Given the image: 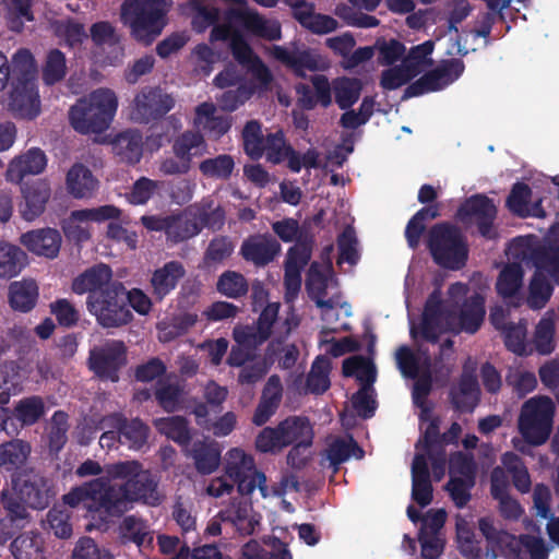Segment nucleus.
<instances>
[{
    "label": "nucleus",
    "instance_id": "obj_16",
    "mask_svg": "<svg viewBox=\"0 0 559 559\" xmlns=\"http://www.w3.org/2000/svg\"><path fill=\"white\" fill-rule=\"evenodd\" d=\"M433 41L427 40L413 47L399 66L385 69L381 74V86L396 90L426 70L432 62Z\"/></svg>",
    "mask_w": 559,
    "mask_h": 559
},
{
    "label": "nucleus",
    "instance_id": "obj_42",
    "mask_svg": "<svg viewBox=\"0 0 559 559\" xmlns=\"http://www.w3.org/2000/svg\"><path fill=\"white\" fill-rule=\"evenodd\" d=\"M185 269L181 263L171 261L157 269L151 278L153 293L158 298H164L169 294L185 275Z\"/></svg>",
    "mask_w": 559,
    "mask_h": 559
},
{
    "label": "nucleus",
    "instance_id": "obj_11",
    "mask_svg": "<svg viewBox=\"0 0 559 559\" xmlns=\"http://www.w3.org/2000/svg\"><path fill=\"white\" fill-rule=\"evenodd\" d=\"M478 528L487 543L497 547L507 559H547L548 550L540 537L523 535L520 538L498 530L493 519L486 516L478 521Z\"/></svg>",
    "mask_w": 559,
    "mask_h": 559
},
{
    "label": "nucleus",
    "instance_id": "obj_9",
    "mask_svg": "<svg viewBox=\"0 0 559 559\" xmlns=\"http://www.w3.org/2000/svg\"><path fill=\"white\" fill-rule=\"evenodd\" d=\"M2 502L11 521L27 516L26 506L44 509L49 502V490L44 479L33 472L17 474L12 478V492H2Z\"/></svg>",
    "mask_w": 559,
    "mask_h": 559
},
{
    "label": "nucleus",
    "instance_id": "obj_7",
    "mask_svg": "<svg viewBox=\"0 0 559 559\" xmlns=\"http://www.w3.org/2000/svg\"><path fill=\"white\" fill-rule=\"evenodd\" d=\"M118 109V96L100 87L82 97L69 112L71 126L80 133H100L109 128Z\"/></svg>",
    "mask_w": 559,
    "mask_h": 559
},
{
    "label": "nucleus",
    "instance_id": "obj_57",
    "mask_svg": "<svg viewBox=\"0 0 559 559\" xmlns=\"http://www.w3.org/2000/svg\"><path fill=\"white\" fill-rule=\"evenodd\" d=\"M343 371L345 376L355 377L362 385L374 382L377 371L373 362L361 356H354L344 360Z\"/></svg>",
    "mask_w": 559,
    "mask_h": 559
},
{
    "label": "nucleus",
    "instance_id": "obj_29",
    "mask_svg": "<svg viewBox=\"0 0 559 559\" xmlns=\"http://www.w3.org/2000/svg\"><path fill=\"white\" fill-rule=\"evenodd\" d=\"M22 197L19 212L25 221L33 222L44 213L50 198V187L46 181H34L22 188Z\"/></svg>",
    "mask_w": 559,
    "mask_h": 559
},
{
    "label": "nucleus",
    "instance_id": "obj_56",
    "mask_svg": "<svg viewBox=\"0 0 559 559\" xmlns=\"http://www.w3.org/2000/svg\"><path fill=\"white\" fill-rule=\"evenodd\" d=\"M62 229L70 240L83 242L92 236V222L84 210L73 211L63 222Z\"/></svg>",
    "mask_w": 559,
    "mask_h": 559
},
{
    "label": "nucleus",
    "instance_id": "obj_47",
    "mask_svg": "<svg viewBox=\"0 0 559 559\" xmlns=\"http://www.w3.org/2000/svg\"><path fill=\"white\" fill-rule=\"evenodd\" d=\"M350 407V411L346 408L345 413L342 415V424L347 428L355 425V418L352 412L365 418L371 417L376 408L372 388L370 385H362L361 389L353 395Z\"/></svg>",
    "mask_w": 559,
    "mask_h": 559
},
{
    "label": "nucleus",
    "instance_id": "obj_27",
    "mask_svg": "<svg viewBox=\"0 0 559 559\" xmlns=\"http://www.w3.org/2000/svg\"><path fill=\"white\" fill-rule=\"evenodd\" d=\"M221 519L242 535L255 533L261 524L260 514L254 512L251 504L245 499L234 500L225 510L221 511Z\"/></svg>",
    "mask_w": 559,
    "mask_h": 559
},
{
    "label": "nucleus",
    "instance_id": "obj_36",
    "mask_svg": "<svg viewBox=\"0 0 559 559\" xmlns=\"http://www.w3.org/2000/svg\"><path fill=\"white\" fill-rule=\"evenodd\" d=\"M68 192L75 199L91 198L98 188V181L83 164H74L66 177Z\"/></svg>",
    "mask_w": 559,
    "mask_h": 559
},
{
    "label": "nucleus",
    "instance_id": "obj_1",
    "mask_svg": "<svg viewBox=\"0 0 559 559\" xmlns=\"http://www.w3.org/2000/svg\"><path fill=\"white\" fill-rule=\"evenodd\" d=\"M105 472L106 476L72 488L62 497L63 503L100 520L126 512L135 501L158 503L156 481L138 462L111 464Z\"/></svg>",
    "mask_w": 559,
    "mask_h": 559
},
{
    "label": "nucleus",
    "instance_id": "obj_19",
    "mask_svg": "<svg viewBox=\"0 0 559 559\" xmlns=\"http://www.w3.org/2000/svg\"><path fill=\"white\" fill-rule=\"evenodd\" d=\"M496 215V204L480 194L467 199L457 211V218L463 225L477 226L480 235L489 239L497 235L493 225Z\"/></svg>",
    "mask_w": 559,
    "mask_h": 559
},
{
    "label": "nucleus",
    "instance_id": "obj_59",
    "mask_svg": "<svg viewBox=\"0 0 559 559\" xmlns=\"http://www.w3.org/2000/svg\"><path fill=\"white\" fill-rule=\"evenodd\" d=\"M534 345L542 355H549L555 349V319L547 312L538 322L534 334Z\"/></svg>",
    "mask_w": 559,
    "mask_h": 559
},
{
    "label": "nucleus",
    "instance_id": "obj_8",
    "mask_svg": "<svg viewBox=\"0 0 559 559\" xmlns=\"http://www.w3.org/2000/svg\"><path fill=\"white\" fill-rule=\"evenodd\" d=\"M556 405L546 395H536L525 401L518 418V430L523 438L512 439L513 447L525 452L524 442L538 447L544 444L552 430Z\"/></svg>",
    "mask_w": 559,
    "mask_h": 559
},
{
    "label": "nucleus",
    "instance_id": "obj_45",
    "mask_svg": "<svg viewBox=\"0 0 559 559\" xmlns=\"http://www.w3.org/2000/svg\"><path fill=\"white\" fill-rule=\"evenodd\" d=\"M112 152L124 163L135 164L142 156V136L134 130L118 134L111 143Z\"/></svg>",
    "mask_w": 559,
    "mask_h": 559
},
{
    "label": "nucleus",
    "instance_id": "obj_63",
    "mask_svg": "<svg viewBox=\"0 0 559 559\" xmlns=\"http://www.w3.org/2000/svg\"><path fill=\"white\" fill-rule=\"evenodd\" d=\"M331 361L328 357L320 356L312 364L307 379V386L312 393H322L330 386L329 372Z\"/></svg>",
    "mask_w": 559,
    "mask_h": 559
},
{
    "label": "nucleus",
    "instance_id": "obj_40",
    "mask_svg": "<svg viewBox=\"0 0 559 559\" xmlns=\"http://www.w3.org/2000/svg\"><path fill=\"white\" fill-rule=\"evenodd\" d=\"M194 124L207 131L214 138H219L230 128L229 119L218 115L215 105L212 103H203L195 108Z\"/></svg>",
    "mask_w": 559,
    "mask_h": 559
},
{
    "label": "nucleus",
    "instance_id": "obj_31",
    "mask_svg": "<svg viewBox=\"0 0 559 559\" xmlns=\"http://www.w3.org/2000/svg\"><path fill=\"white\" fill-rule=\"evenodd\" d=\"M21 243L36 255L53 259L60 250L61 236L52 228L35 229L23 234Z\"/></svg>",
    "mask_w": 559,
    "mask_h": 559
},
{
    "label": "nucleus",
    "instance_id": "obj_6",
    "mask_svg": "<svg viewBox=\"0 0 559 559\" xmlns=\"http://www.w3.org/2000/svg\"><path fill=\"white\" fill-rule=\"evenodd\" d=\"M171 5V0H124L120 20L135 40L150 45L166 26Z\"/></svg>",
    "mask_w": 559,
    "mask_h": 559
},
{
    "label": "nucleus",
    "instance_id": "obj_62",
    "mask_svg": "<svg viewBox=\"0 0 559 559\" xmlns=\"http://www.w3.org/2000/svg\"><path fill=\"white\" fill-rule=\"evenodd\" d=\"M155 395L164 409L173 412L181 403L182 390L173 378L167 377L158 382Z\"/></svg>",
    "mask_w": 559,
    "mask_h": 559
},
{
    "label": "nucleus",
    "instance_id": "obj_12",
    "mask_svg": "<svg viewBox=\"0 0 559 559\" xmlns=\"http://www.w3.org/2000/svg\"><path fill=\"white\" fill-rule=\"evenodd\" d=\"M433 260L441 266L459 270L467 260V246L460 231L450 225L435 226L428 240Z\"/></svg>",
    "mask_w": 559,
    "mask_h": 559
},
{
    "label": "nucleus",
    "instance_id": "obj_15",
    "mask_svg": "<svg viewBox=\"0 0 559 559\" xmlns=\"http://www.w3.org/2000/svg\"><path fill=\"white\" fill-rule=\"evenodd\" d=\"M395 359L399 369L404 377L417 378L413 389V400L420 408V417L425 421L428 418V404L426 396L430 391V365L427 357L415 356L406 346L396 350Z\"/></svg>",
    "mask_w": 559,
    "mask_h": 559
},
{
    "label": "nucleus",
    "instance_id": "obj_53",
    "mask_svg": "<svg viewBox=\"0 0 559 559\" xmlns=\"http://www.w3.org/2000/svg\"><path fill=\"white\" fill-rule=\"evenodd\" d=\"M206 144L201 134L194 132H186L178 136L173 145L174 154L177 158L187 159L191 165L194 157H199L205 153Z\"/></svg>",
    "mask_w": 559,
    "mask_h": 559
},
{
    "label": "nucleus",
    "instance_id": "obj_58",
    "mask_svg": "<svg viewBox=\"0 0 559 559\" xmlns=\"http://www.w3.org/2000/svg\"><path fill=\"white\" fill-rule=\"evenodd\" d=\"M335 102L342 109L354 105L360 95L361 84L357 79L337 78L332 82Z\"/></svg>",
    "mask_w": 559,
    "mask_h": 559
},
{
    "label": "nucleus",
    "instance_id": "obj_50",
    "mask_svg": "<svg viewBox=\"0 0 559 559\" xmlns=\"http://www.w3.org/2000/svg\"><path fill=\"white\" fill-rule=\"evenodd\" d=\"M456 544L460 552L468 559H478L480 557V544L476 539L472 521L457 515L455 518Z\"/></svg>",
    "mask_w": 559,
    "mask_h": 559
},
{
    "label": "nucleus",
    "instance_id": "obj_46",
    "mask_svg": "<svg viewBox=\"0 0 559 559\" xmlns=\"http://www.w3.org/2000/svg\"><path fill=\"white\" fill-rule=\"evenodd\" d=\"M177 218H187L189 223H181L178 225V231H185L191 227V224H197L198 233L203 225H207L212 228H218L222 225L224 213L219 206H213L212 202L206 203L201 210H189Z\"/></svg>",
    "mask_w": 559,
    "mask_h": 559
},
{
    "label": "nucleus",
    "instance_id": "obj_3",
    "mask_svg": "<svg viewBox=\"0 0 559 559\" xmlns=\"http://www.w3.org/2000/svg\"><path fill=\"white\" fill-rule=\"evenodd\" d=\"M468 293L469 288L463 283L452 284L445 299L433 292L420 322H411L413 338L421 336L426 341L436 342L440 335L450 332L475 333L485 318V298L480 293Z\"/></svg>",
    "mask_w": 559,
    "mask_h": 559
},
{
    "label": "nucleus",
    "instance_id": "obj_33",
    "mask_svg": "<svg viewBox=\"0 0 559 559\" xmlns=\"http://www.w3.org/2000/svg\"><path fill=\"white\" fill-rule=\"evenodd\" d=\"M111 284L119 283L111 282L110 269L100 264L78 276L72 284V289L79 295L90 293L88 297L102 296V292H106Z\"/></svg>",
    "mask_w": 559,
    "mask_h": 559
},
{
    "label": "nucleus",
    "instance_id": "obj_37",
    "mask_svg": "<svg viewBox=\"0 0 559 559\" xmlns=\"http://www.w3.org/2000/svg\"><path fill=\"white\" fill-rule=\"evenodd\" d=\"M91 38L96 46L110 49V56L105 60H99L102 63L115 66L121 61L122 47L119 45V36L110 23L102 21L93 24Z\"/></svg>",
    "mask_w": 559,
    "mask_h": 559
},
{
    "label": "nucleus",
    "instance_id": "obj_61",
    "mask_svg": "<svg viewBox=\"0 0 559 559\" xmlns=\"http://www.w3.org/2000/svg\"><path fill=\"white\" fill-rule=\"evenodd\" d=\"M193 414L195 415V419L198 425L204 427L205 429H212L215 436L224 437L229 435L236 424V417L233 413H227L223 417H221L216 423L210 426L209 417V408L206 405L198 404L193 408Z\"/></svg>",
    "mask_w": 559,
    "mask_h": 559
},
{
    "label": "nucleus",
    "instance_id": "obj_20",
    "mask_svg": "<svg viewBox=\"0 0 559 559\" xmlns=\"http://www.w3.org/2000/svg\"><path fill=\"white\" fill-rule=\"evenodd\" d=\"M174 106L173 98L157 87H144L134 97L129 117L136 122H148L168 112Z\"/></svg>",
    "mask_w": 559,
    "mask_h": 559
},
{
    "label": "nucleus",
    "instance_id": "obj_30",
    "mask_svg": "<svg viewBox=\"0 0 559 559\" xmlns=\"http://www.w3.org/2000/svg\"><path fill=\"white\" fill-rule=\"evenodd\" d=\"M311 255V247L302 241L297 242L287 253L285 267L286 296L293 299L301 284L300 271L306 265Z\"/></svg>",
    "mask_w": 559,
    "mask_h": 559
},
{
    "label": "nucleus",
    "instance_id": "obj_28",
    "mask_svg": "<svg viewBox=\"0 0 559 559\" xmlns=\"http://www.w3.org/2000/svg\"><path fill=\"white\" fill-rule=\"evenodd\" d=\"M364 451L357 445L350 436L331 437L321 459L323 468H333L336 472L340 464L352 457L361 459Z\"/></svg>",
    "mask_w": 559,
    "mask_h": 559
},
{
    "label": "nucleus",
    "instance_id": "obj_18",
    "mask_svg": "<svg viewBox=\"0 0 559 559\" xmlns=\"http://www.w3.org/2000/svg\"><path fill=\"white\" fill-rule=\"evenodd\" d=\"M264 154L267 160L274 164L287 162L290 170L298 173L301 168H317L321 166L320 154L313 150H308L305 154L295 152L286 144L283 133L277 131L269 134L264 144Z\"/></svg>",
    "mask_w": 559,
    "mask_h": 559
},
{
    "label": "nucleus",
    "instance_id": "obj_52",
    "mask_svg": "<svg viewBox=\"0 0 559 559\" xmlns=\"http://www.w3.org/2000/svg\"><path fill=\"white\" fill-rule=\"evenodd\" d=\"M27 264V255L19 247L0 242V277L16 276Z\"/></svg>",
    "mask_w": 559,
    "mask_h": 559
},
{
    "label": "nucleus",
    "instance_id": "obj_17",
    "mask_svg": "<svg viewBox=\"0 0 559 559\" xmlns=\"http://www.w3.org/2000/svg\"><path fill=\"white\" fill-rule=\"evenodd\" d=\"M278 304H269L262 311L257 328L237 326L234 330V338L238 344L233 347L228 357L230 366L243 367L250 361L249 356L245 353L246 347H252L262 343L270 334L271 326L277 316Z\"/></svg>",
    "mask_w": 559,
    "mask_h": 559
},
{
    "label": "nucleus",
    "instance_id": "obj_60",
    "mask_svg": "<svg viewBox=\"0 0 559 559\" xmlns=\"http://www.w3.org/2000/svg\"><path fill=\"white\" fill-rule=\"evenodd\" d=\"M222 53L214 50L207 44H199L192 50L190 61L193 71L201 76H207L212 73L214 66L221 60Z\"/></svg>",
    "mask_w": 559,
    "mask_h": 559
},
{
    "label": "nucleus",
    "instance_id": "obj_23",
    "mask_svg": "<svg viewBox=\"0 0 559 559\" xmlns=\"http://www.w3.org/2000/svg\"><path fill=\"white\" fill-rule=\"evenodd\" d=\"M126 348L119 341H110L91 353L92 370L100 378L117 381V371L126 364Z\"/></svg>",
    "mask_w": 559,
    "mask_h": 559
},
{
    "label": "nucleus",
    "instance_id": "obj_44",
    "mask_svg": "<svg viewBox=\"0 0 559 559\" xmlns=\"http://www.w3.org/2000/svg\"><path fill=\"white\" fill-rule=\"evenodd\" d=\"M317 306L321 310L324 329L330 331L347 329V323L341 321V316L344 318L352 316V308L348 304H341L334 295H331L328 299L320 300Z\"/></svg>",
    "mask_w": 559,
    "mask_h": 559
},
{
    "label": "nucleus",
    "instance_id": "obj_64",
    "mask_svg": "<svg viewBox=\"0 0 559 559\" xmlns=\"http://www.w3.org/2000/svg\"><path fill=\"white\" fill-rule=\"evenodd\" d=\"M11 551L15 559H43L41 540L34 534L16 537L11 545Z\"/></svg>",
    "mask_w": 559,
    "mask_h": 559
},
{
    "label": "nucleus",
    "instance_id": "obj_49",
    "mask_svg": "<svg viewBox=\"0 0 559 559\" xmlns=\"http://www.w3.org/2000/svg\"><path fill=\"white\" fill-rule=\"evenodd\" d=\"M266 548H261L259 543L251 540L242 548L241 559H292L284 543L277 538L265 542Z\"/></svg>",
    "mask_w": 559,
    "mask_h": 559
},
{
    "label": "nucleus",
    "instance_id": "obj_14",
    "mask_svg": "<svg viewBox=\"0 0 559 559\" xmlns=\"http://www.w3.org/2000/svg\"><path fill=\"white\" fill-rule=\"evenodd\" d=\"M87 309L105 328L120 326L132 319V313L126 306L122 284H111L106 292H102V296L88 297Z\"/></svg>",
    "mask_w": 559,
    "mask_h": 559
},
{
    "label": "nucleus",
    "instance_id": "obj_34",
    "mask_svg": "<svg viewBox=\"0 0 559 559\" xmlns=\"http://www.w3.org/2000/svg\"><path fill=\"white\" fill-rule=\"evenodd\" d=\"M47 165V158L38 148H32L11 160L7 170V179L20 182L26 175H38Z\"/></svg>",
    "mask_w": 559,
    "mask_h": 559
},
{
    "label": "nucleus",
    "instance_id": "obj_35",
    "mask_svg": "<svg viewBox=\"0 0 559 559\" xmlns=\"http://www.w3.org/2000/svg\"><path fill=\"white\" fill-rule=\"evenodd\" d=\"M280 251V243L265 235L253 236L246 240L241 247L243 258L257 265H264L271 262Z\"/></svg>",
    "mask_w": 559,
    "mask_h": 559
},
{
    "label": "nucleus",
    "instance_id": "obj_25",
    "mask_svg": "<svg viewBox=\"0 0 559 559\" xmlns=\"http://www.w3.org/2000/svg\"><path fill=\"white\" fill-rule=\"evenodd\" d=\"M332 246H328L321 255L322 262H313L310 266L306 286L310 297L318 304L325 300L329 292L336 287L332 273L331 252Z\"/></svg>",
    "mask_w": 559,
    "mask_h": 559
},
{
    "label": "nucleus",
    "instance_id": "obj_13",
    "mask_svg": "<svg viewBox=\"0 0 559 559\" xmlns=\"http://www.w3.org/2000/svg\"><path fill=\"white\" fill-rule=\"evenodd\" d=\"M313 429L304 417H288L276 428H264L255 440V447L261 452H280L289 444L312 443Z\"/></svg>",
    "mask_w": 559,
    "mask_h": 559
},
{
    "label": "nucleus",
    "instance_id": "obj_5",
    "mask_svg": "<svg viewBox=\"0 0 559 559\" xmlns=\"http://www.w3.org/2000/svg\"><path fill=\"white\" fill-rule=\"evenodd\" d=\"M231 52L234 58L246 69L250 81L236 91L225 92L218 99L222 109L236 110L254 93H261L270 88L273 76L269 68L253 52L247 41L240 36L234 35L231 39Z\"/></svg>",
    "mask_w": 559,
    "mask_h": 559
},
{
    "label": "nucleus",
    "instance_id": "obj_2",
    "mask_svg": "<svg viewBox=\"0 0 559 559\" xmlns=\"http://www.w3.org/2000/svg\"><path fill=\"white\" fill-rule=\"evenodd\" d=\"M507 254L512 262L501 270L497 278L498 295L513 307L521 306L524 301L523 265L532 262L536 271L526 300L533 309L543 308L552 294V287L545 275L549 274L559 285V225L551 228L547 247L537 249L532 239L518 238L509 245Z\"/></svg>",
    "mask_w": 559,
    "mask_h": 559
},
{
    "label": "nucleus",
    "instance_id": "obj_32",
    "mask_svg": "<svg viewBox=\"0 0 559 559\" xmlns=\"http://www.w3.org/2000/svg\"><path fill=\"white\" fill-rule=\"evenodd\" d=\"M476 364L468 360L464 366L459 384L451 392V400L457 409L471 412L478 403L479 388L475 379Z\"/></svg>",
    "mask_w": 559,
    "mask_h": 559
},
{
    "label": "nucleus",
    "instance_id": "obj_22",
    "mask_svg": "<svg viewBox=\"0 0 559 559\" xmlns=\"http://www.w3.org/2000/svg\"><path fill=\"white\" fill-rule=\"evenodd\" d=\"M464 71L461 60L452 59L440 62L436 69L425 74L406 90L408 96L435 92L447 87L456 81Z\"/></svg>",
    "mask_w": 559,
    "mask_h": 559
},
{
    "label": "nucleus",
    "instance_id": "obj_4",
    "mask_svg": "<svg viewBox=\"0 0 559 559\" xmlns=\"http://www.w3.org/2000/svg\"><path fill=\"white\" fill-rule=\"evenodd\" d=\"M224 471L228 478L237 484L238 491L241 495H250L255 488L260 490L263 498L299 490L298 480L294 475L283 477L277 486L267 487L266 476L257 471L253 457L238 448L226 453Z\"/></svg>",
    "mask_w": 559,
    "mask_h": 559
},
{
    "label": "nucleus",
    "instance_id": "obj_39",
    "mask_svg": "<svg viewBox=\"0 0 559 559\" xmlns=\"http://www.w3.org/2000/svg\"><path fill=\"white\" fill-rule=\"evenodd\" d=\"M420 419V428L424 430V439L419 440L417 443V452L424 454L428 460H432V469L433 475L437 480H440L444 475V465L443 463L439 464L437 459H432V452L435 449V443L438 438V420L432 416L430 407L428 408V418L424 421L421 417Z\"/></svg>",
    "mask_w": 559,
    "mask_h": 559
},
{
    "label": "nucleus",
    "instance_id": "obj_24",
    "mask_svg": "<svg viewBox=\"0 0 559 559\" xmlns=\"http://www.w3.org/2000/svg\"><path fill=\"white\" fill-rule=\"evenodd\" d=\"M3 104L22 117L33 118L37 116L40 110L37 82L11 83Z\"/></svg>",
    "mask_w": 559,
    "mask_h": 559
},
{
    "label": "nucleus",
    "instance_id": "obj_51",
    "mask_svg": "<svg viewBox=\"0 0 559 559\" xmlns=\"http://www.w3.org/2000/svg\"><path fill=\"white\" fill-rule=\"evenodd\" d=\"M31 454V445L20 439L0 445V467L13 471L22 467Z\"/></svg>",
    "mask_w": 559,
    "mask_h": 559
},
{
    "label": "nucleus",
    "instance_id": "obj_43",
    "mask_svg": "<svg viewBox=\"0 0 559 559\" xmlns=\"http://www.w3.org/2000/svg\"><path fill=\"white\" fill-rule=\"evenodd\" d=\"M141 221L148 230H165L167 236L175 241L185 240L198 234L197 224H191V227L185 231L177 230L179 224L189 223L187 218L143 216Z\"/></svg>",
    "mask_w": 559,
    "mask_h": 559
},
{
    "label": "nucleus",
    "instance_id": "obj_54",
    "mask_svg": "<svg viewBox=\"0 0 559 559\" xmlns=\"http://www.w3.org/2000/svg\"><path fill=\"white\" fill-rule=\"evenodd\" d=\"M121 418L119 416H110L104 421L103 428L118 427L121 436L128 441L129 447L132 449H140L147 438V428L140 420H132L129 424L121 426Z\"/></svg>",
    "mask_w": 559,
    "mask_h": 559
},
{
    "label": "nucleus",
    "instance_id": "obj_55",
    "mask_svg": "<svg viewBox=\"0 0 559 559\" xmlns=\"http://www.w3.org/2000/svg\"><path fill=\"white\" fill-rule=\"evenodd\" d=\"M530 193V189L526 185H515L508 198V207L511 212L520 216H543L544 211L539 205L528 202Z\"/></svg>",
    "mask_w": 559,
    "mask_h": 559
},
{
    "label": "nucleus",
    "instance_id": "obj_38",
    "mask_svg": "<svg viewBox=\"0 0 559 559\" xmlns=\"http://www.w3.org/2000/svg\"><path fill=\"white\" fill-rule=\"evenodd\" d=\"M413 499L426 507L431 502L432 487L429 480L428 461L424 454L416 453L412 464Z\"/></svg>",
    "mask_w": 559,
    "mask_h": 559
},
{
    "label": "nucleus",
    "instance_id": "obj_10",
    "mask_svg": "<svg viewBox=\"0 0 559 559\" xmlns=\"http://www.w3.org/2000/svg\"><path fill=\"white\" fill-rule=\"evenodd\" d=\"M234 23H239L250 34L269 40H276L281 37V25L276 20L265 19L257 11L248 8H230L225 12L223 24L212 28L210 41L229 39V46L231 47L234 35L240 36L246 41L240 32L235 29Z\"/></svg>",
    "mask_w": 559,
    "mask_h": 559
},
{
    "label": "nucleus",
    "instance_id": "obj_48",
    "mask_svg": "<svg viewBox=\"0 0 559 559\" xmlns=\"http://www.w3.org/2000/svg\"><path fill=\"white\" fill-rule=\"evenodd\" d=\"M9 64L11 83L37 82V64L27 49L17 50Z\"/></svg>",
    "mask_w": 559,
    "mask_h": 559
},
{
    "label": "nucleus",
    "instance_id": "obj_21",
    "mask_svg": "<svg viewBox=\"0 0 559 559\" xmlns=\"http://www.w3.org/2000/svg\"><path fill=\"white\" fill-rule=\"evenodd\" d=\"M475 484V464L471 456L457 453L450 461V481L447 489L454 503L462 508L469 498V490Z\"/></svg>",
    "mask_w": 559,
    "mask_h": 559
},
{
    "label": "nucleus",
    "instance_id": "obj_26",
    "mask_svg": "<svg viewBox=\"0 0 559 559\" xmlns=\"http://www.w3.org/2000/svg\"><path fill=\"white\" fill-rule=\"evenodd\" d=\"M272 56L290 68L296 74L304 75L305 71L324 70L328 62L319 53L309 49H287L281 46H274L271 50Z\"/></svg>",
    "mask_w": 559,
    "mask_h": 559
},
{
    "label": "nucleus",
    "instance_id": "obj_41",
    "mask_svg": "<svg viewBox=\"0 0 559 559\" xmlns=\"http://www.w3.org/2000/svg\"><path fill=\"white\" fill-rule=\"evenodd\" d=\"M38 298V286L32 278L12 282L9 286V301L14 310L27 312L32 310Z\"/></svg>",
    "mask_w": 559,
    "mask_h": 559
}]
</instances>
